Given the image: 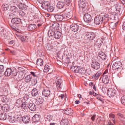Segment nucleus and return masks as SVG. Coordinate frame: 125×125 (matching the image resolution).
Masks as SVG:
<instances>
[{"instance_id":"1","label":"nucleus","mask_w":125,"mask_h":125,"mask_svg":"<svg viewBox=\"0 0 125 125\" xmlns=\"http://www.w3.org/2000/svg\"><path fill=\"white\" fill-rule=\"evenodd\" d=\"M21 21V19L19 18L12 19L11 21V24L10 25L11 27L13 29H16L17 27V24L20 23Z\"/></svg>"},{"instance_id":"2","label":"nucleus","mask_w":125,"mask_h":125,"mask_svg":"<svg viewBox=\"0 0 125 125\" xmlns=\"http://www.w3.org/2000/svg\"><path fill=\"white\" fill-rule=\"evenodd\" d=\"M12 76L14 77V78L15 79L18 80H20L23 78V75L21 72H17L15 71L13 72Z\"/></svg>"},{"instance_id":"3","label":"nucleus","mask_w":125,"mask_h":125,"mask_svg":"<svg viewBox=\"0 0 125 125\" xmlns=\"http://www.w3.org/2000/svg\"><path fill=\"white\" fill-rule=\"evenodd\" d=\"M82 25L80 24H73L70 26L71 30L74 32H76L81 30Z\"/></svg>"},{"instance_id":"4","label":"nucleus","mask_w":125,"mask_h":125,"mask_svg":"<svg viewBox=\"0 0 125 125\" xmlns=\"http://www.w3.org/2000/svg\"><path fill=\"white\" fill-rule=\"evenodd\" d=\"M115 7L116 10L119 12H122L124 10V6L120 2H118Z\"/></svg>"},{"instance_id":"5","label":"nucleus","mask_w":125,"mask_h":125,"mask_svg":"<svg viewBox=\"0 0 125 125\" xmlns=\"http://www.w3.org/2000/svg\"><path fill=\"white\" fill-rule=\"evenodd\" d=\"M122 64L121 62L117 61L114 63L112 66V68L114 70H117L121 67Z\"/></svg>"},{"instance_id":"6","label":"nucleus","mask_w":125,"mask_h":125,"mask_svg":"<svg viewBox=\"0 0 125 125\" xmlns=\"http://www.w3.org/2000/svg\"><path fill=\"white\" fill-rule=\"evenodd\" d=\"M84 21L86 22L89 23L92 20V18L91 15L88 13H86L83 17Z\"/></svg>"},{"instance_id":"7","label":"nucleus","mask_w":125,"mask_h":125,"mask_svg":"<svg viewBox=\"0 0 125 125\" xmlns=\"http://www.w3.org/2000/svg\"><path fill=\"white\" fill-rule=\"evenodd\" d=\"M85 36L90 40H93L95 37V35L94 33L93 32H87L86 33Z\"/></svg>"},{"instance_id":"8","label":"nucleus","mask_w":125,"mask_h":125,"mask_svg":"<svg viewBox=\"0 0 125 125\" xmlns=\"http://www.w3.org/2000/svg\"><path fill=\"white\" fill-rule=\"evenodd\" d=\"M0 33L1 38L2 39L6 38L8 35V32L6 30L4 31L2 28H1L0 29Z\"/></svg>"},{"instance_id":"9","label":"nucleus","mask_w":125,"mask_h":125,"mask_svg":"<svg viewBox=\"0 0 125 125\" xmlns=\"http://www.w3.org/2000/svg\"><path fill=\"white\" fill-rule=\"evenodd\" d=\"M35 17L37 16L36 18L38 19V20H37V22L38 23V27H40L44 22L42 20L43 18V17H40L39 15L37 14H35Z\"/></svg>"},{"instance_id":"10","label":"nucleus","mask_w":125,"mask_h":125,"mask_svg":"<svg viewBox=\"0 0 125 125\" xmlns=\"http://www.w3.org/2000/svg\"><path fill=\"white\" fill-rule=\"evenodd\" d=\"M115 90L113 88H109L107 90V93L109 97L113 96L115 93Z\"/></svg>"},{"instance_id":"11","label":"nucleus","mask_w":125,"mask_h":125,"mask_svg":"<svg viewBox=\"0 0 125 125\" xmlns=\"http://www.w3.org/2000/svg\"><path fill=\"white\" fill-rule=\"evenodd\" d=\"M109 77V76L108 75L103 74L102 80L103 82L105 84H108L110 81Z\"/></svg>"},{"instance_id":"12","label":"nucleus","mask_w":125,"mask_h":125,"mask_svg":"<svg viewBox=\"0 0 125 125\" xmlns=\"http://www.w3.org/2000/svg\"><path fill=\"white\" fill-rule=\"evenodd\" d=\"M94 23L97 25H99L103 22L102 20V17L100 15H98L96 16L94 19Z\"/></svg>"},{"instance_id":"13","label":"nucleus","mask_w":125,"mask_h":125,"mask_svg":"<svg viewBox=\"0 0 125 125\" xmlns=\"http://www.w3.org/2000/svg\"><path fill=\"white\" fill-rule=\"evenodd\" d=\"M92 67L95 70H98L100 68V65L99 63L97 62H93L91 64Z\"/></svg>"},{"instance_id":"14","label":"nucleus","mask_w":125,"mask_h":125,"mask_svg":"<svg viewBox=\"0 0 125 125\" xmlns=\"http://www.w3.org/2000/svg\"><path fill=\"white\" fill-rule=\"evenodd\" d=\"M14 72L13 69H12L10 68H8L7 69L6 71H5L4 73L5 75L6 76H9L11 74L12 75L13 72H14Z\"/></svg>"},{"instance_id":"15","label":"nucleus","mask_w":125,"mask_h":125,"mask_svg":"<svg viewBox=\"0 0 125 125\" xmlns=\"http://www.w3.org/2000/svg\"><path fill=\"white\" fill-rule=\"evenodd\" d=\"M40 117L39 115L38 114L35 115L32 118V122H38L40 120Z\"/></svg>"},{"instance_id":"16","label":"nucleus","mask_w":125,"mask_h":125,"mask_svg":"<svg viewBox=\"0 0 125 125\" xmlns=\"http://www.w3.org/2000/svg\"><path fill=\"white\" fill-rule=\"evenodd\" d=\"M23 100L22 98H19L17 100L15 104V106L18 107H20Z\"/></svg>"},{"instance_id":"17","label":"nucleus","mask_w":125,"mask_h":125,"mask_svg":"<svg viewBox=\"0 0 125 125\" xmlns=\"http://www.w3.org/2000/svg\"><path fill=\"white\" fill-rule=\"evenodd\" d=\"M22 120L24 123L27 124L29 122L30 118L28 116H24L22 118Z\"/></svg>"},{"instance_id":"18","label":"nucleus","mask_w":125,"mask_h":125,"mask_svg":"<svg viewBox=\"0 0 125 125\" xmlns=\"http://www.w3.org/2000/svg\"><path fill=\"white\" fill-rule=\"evenodd\" d=\"M73 112V110L70 108H67L64 111V114L69 115H72Z\"/></svg>"},{"instance_id":"19","label":"nucleus","mask_w":125,"mask_h":125,"mask_svg":"<svg viewBox=\"0 0 125 125\" xmlns=\"http://www.w3.org/2000/svg\"><path fill=\"white\" fill-rule=\"evenodd\" d=\"M29 108L31 110L34 111L36 110V107L34 104L30 103L29 104Z\"/></svg>"},{"instance_id":"20","label":"nucleus","mask_w":125,"mask_h":125,"mask_svg":"<svg viewBox=\"0 0 125 125\" xmlns=\"http://www.w3.org/2000/svg\"><path fill=\"white\" fill-rule=\"evenodd\" d=\"M35 100H36L35 102L36 104H42L43 101V100L42 98L41 97H38Z\"/></svg>"},{"instance_id":"21","label":"nucleus","mask_w":125,"mask_h":125,"mask_svg":"<svg viewBox=\"0 0 125 125\" xmlns=\"http://www.w3.org/2000/svg\"><path fill=\"white\" fill-rule=\"evenodd\" d=\"M56 81L57 87L58 89L60 90L61 88L62 80L60 79H56Z\"/></svg>"},{"instance_id":"22","label":"nucleus","mask_w":125,"mask_h":125,"mask_svg":"<svg viewBox=\"0 0 125 125\" xmlns=\"http://www.w3.org/2000/svg\"><path fill=\"white\" fill-rule=\"evenodd\" d=\"M101 17H102V21L104 22L108 21L109 19V16L106 14H104Z\"/></svg>"},{"instance_id":"23","label":"nucleus","mask_w":125,"mask_h":125,"mask_svg":"<svg viewBox=\"0 0 125 125\" xmlns=\"http://www.w3.org/2000/svg\"><path fill=\"white\" fill-rule=\"evenodd\" d=\"M7 118L6 113L5 112L0 114V119L1 120H4L6 119Z\"/></svg>"},{"instance_id":"24","label":"nucleus","mask_w":125,"mask_h":125,"mask_svg":"<svg viewBox=\"0 0 125 125\" xmlns=\"http://www.w3.org/2000/svg\"><path fill=\"white\" fill-rule=\"evenodd\" d=\"M9 107L7 104H3L2 105V110L4 112H7L9 110Z\"/></svg>"},{"instance_id":"25","label":"nucleus","mask_w":125,"mask_h":125,"mask_svg":"<svg viewBox=\"0 0 125 125\" xmlns=\"http://www.w3.org/2000/svg\"><path fill=\"white\" fill-rule=\"evenodd\" d=\"M36 28V25L35 24H31L28 26V30L29 31L34 30Z\"/></svg>"},{"instance_id":"26","label":"nucleus","mask_w":125,"mask_h":125,"mask_svg":"<svg viewBox=\"0 0 125 125\" xmlns=\"http://www.w3.org/2000/svg\"><path fill=\"white\" fill-rule=\"evenodd\" d=\"M55 17L56 20L58 21H61L63 19L62 15L56 14Z\"/></svg>"},{"instance_id":"27","label":"nucleus","mask_w":125,"mask_h":125,"mask_svg":"<svg viewBox=\"0 0 125 125\" xmlns=\"http://www.w3.org/2000/svg\"><path fill=\"white\" fill-rule=\"evenodd\" d=\"M65 5V3L59 1L58 2L57 6L59 9L63 8Z\"/></svg>"},{"instance_id":"28","label":"nucleus","mask_w":125,"mask_h":125,"mask_svg":"<svg viewBox=\"0 0 125 125\" xmlns=\"http://www.w3.org/2000/svg\"><path fill=\"white\" fill-rule=\"evenodd\" d=\"M63 18L65 19H68L71 18V16L70 15V13L68 12L66 13L62 14Z\"/></svg>"},{"instance_id":"29","label":"nucleus","mask_w":125,"mask_h":125,"mask_svg":"<svg viewBox=\"0 0 125 125\" xmlns=\"http://www.w3.org/2000/svg\"><path fill=\"white\" fill-rule=\"evenodd\" d=\"M51 28H52L53 29H54L55 30H58L59 29V24L57 23H55L54 24H52V26H49Z\"/></svg>"},{"instance_id":"30","label":"nucleus","mask_w":125,"mask_h":125,"mask_svg":"<svg viewBox=\"0 0 125 125\" xmlns=\"http://www.w3.org/2000/svg\"><path fill=\"white\" fill-rule=\"evenodd\" d=\"M99 56L103 60H105L106 58L105 54L104 53L101 52L99 53Z\"/></svg>"},{"instance_id":"31","label":"nucleus","mask_w":125,"mask_h":125,"mask_svg":"<svg viewBox=\"0 0 125 125\" xmlns=\"http://www.w3.org/2000/svg\"><path fill=\"white\" fill-rule=\"evenodd\" d=\"M68 121L66 119H63L61 120L60 123L61 125H68Z\"/></svg>"},{"instance_id":"32","label":"nucleus","mask_w":125,"mask_h":125,"mask_svg":"<svg viewBox=\"0 0 125 125\" xmlns=\"http://www.w3.org/2000/svg\"><path fill=\"white\" fill-rule=\"evenodd\" d=\"M61 32L58 31H57L56 33L55 32L54 36L55 38L58 39L60 38L61 36Z\"/></svg>"},{"instance_id":"33","label":"nucleus","mask_w":125,"mask_h":125,"mask_svg":"<svg viewBox=\"0 0 125 125\" xmlns=\"http://www.w3.org/2000/svg\"><path fill=\"white\" fill-rule=\"evenodd\" d=\"M79 69H80V67L77 66L72 67L71 68V69L72 71L74 73H78Z\"/></svg>"},{"instance_id":"34","label":"nucleus","mask_w":125,"mask_h":125,"mask_svg":"<svg viewBox=\"0 0 125 125\" xmlns=\"http://www.w3.org/2000/svg\"><path fill=\"white\" fill-rule=\"evenodd\" d=\"M37 90L36 88L32 89L31 91V94L33 96H36L38 94Z\"/></svg>"},{"instance_id":"35","label":"nucleus","mask_w":125,"mask_h":125,"mask_svg":"<svg viewBox=\"0 0 125 125\" xmlns=\"http://www.w3.org/2000/svg\"><path fill=\"white\" fill-rule=\"evenodd\" d=\"M25 81L27 83L30 82L32 79V76L30 74L26 76L25 78Z\"/></svg>"},{"instance_id":"36","label":"nucleus","mask_w":125,"mask_h":125,"mask_svg":"<svg viewBox=\"0 0 125 125\" xmlns=\"http://www.w3.org/2000/svg\"><path fill=\"white\" fill-rule=\"evenodd\" d=\"M20 8L25 10L26 9L27 6L24 3H21L19 5Z\"/></svg>"},{"instance_id":"37","label":"nucleus","mask_w":125,"mask_h":125,"mask_svg":"<svg viewBox=\"0 0 125 125\" xmlns=\"http://www.w3.org/2000/svg\"><path fill=\"white\" fill-rule=\"evenodd\" d=\"M9 121L10 123H14L16 121V118L14 116H10L8 118Z\"/></svg>"},{"instance_id":"38","label":"nucleus","mask_w":125,"mask_h":125,"mask_svg":"<svg viewBox=\"0 0 125 125\" xmlns=\"http://www.w3.org/2000/svg\"><path fill=\"white\" fill-rule=\"evenodd\" d=\"M28 106L27 104V103L26 102H22V103L21 104V106L22 109H27Z\"/></svg>"},{"instance_id":"39","label":"nucleus","mask_w":125,"mask_h":125,"mask_svg":"<svg viewBox=\"0 0 125 125\" xmlns=\"http://www.w3.org/2000/svg\"><path fill=\"white\" fill-rule=\"evenodd\" d=\"M103 43L102 40L99 39L96 42L95 45L97 46L98 47H99Z\"/></svg>"},{"instance_id":"40","label":"nucleus","mask_w":125,"mask_h":125,"mask_svg":"<svg viewBox=\"0 0 125 125\" xmlns=\"http://www.w3.org/2000/svg\"><path fill=\"white\" fill-rule=\"evenodd\" d=\"M54 33L55 32L53 31L51 29L49 30L47 33L49 37L54 36Z\"/></svg>"},{"instance_id":"41","label":"nucleus","mask_w":125,"mask_h":125,"mask_svg":"<svg viewBox=\"0 0 125 125\" xmlns=\"http://www.w3.org/2000/svg\"><path fill=\"white\" fill-rule=\"evenodd\" d=\"M37 64L38 66H41L43 64L42 59L40 58L37 59Z\"/></svg>"},{"instance_id":"42","label":"nucleus","mask_w":125,"mask_h":125,"mask_svg":"<svg viewBox=\"0 0 125 125\" xmlns=\"http://www.w3.org/2000/svg\"><path fill=\"white\" fill-rule=\"evenodd\" d=\"M85 73V71L83 68H80L79 69L78 73L81 74H84Z\"/></svg>"},{"instance_id":"43","label":"nucleus","mask_w":125,"mask_h":125,"mask_svg":"<svg viewBox=\"0 0 125 125\" xmlns=\"http://www.w3.org/2000/svg\"><path fill=\"white\" fill-rule=\"evenodd\" d=\"M101 73L100 72H98L96 74H95V75L93 76V78H94L95 79L97 80L100 75Z\"/></svg>"},{"instance_id":"44","label":"nucleus","mask_w":125,"mask_h":125,"mask_svg":"<svg viewBox=\"0 0 125 125\" xmlns=\"http://www.w3.org/2000/svg\"><path fill=\"white\" fill-rule=\"evenodd\" d=\"M17 8L14 6H11L10 8V11L15 13L17 10Z\"/></svg>"},{"instance_id":"45","label":"nucleus","mask_w":125,"mask_h":125,"mask_svg":"<svg viewBox=\"0 0 125 125\" xmlns=\"http://www.w3.org/2000/svg\"><path fill=\"white\" fill-rule=\"evenodd\" d=\"M117 24V22H112L110 24V27L112 29H115L116 26Z\"/></svg>"},{"instance_id":"46","label":"nucleus","mask_w":125,"mask_h":125,"mask_svg":"<svg viewBox=\"0 0 125 125\" xmlns=\"http://www.w3.org/2000/svg\"><path fill=\"white\" fill-rule=\"evenodd\" d=\"M54 7L52 6H50L49 7L47 4V11L49 12H51L54 10Z\"/></svg>"},{"instance_id":"47","label":"nucleus","mask_w":125,"mask_h":125,"mask_svg":"<svg viewBox=\"0 0 125 125\" xmlns=\"http://www.w3.org/2000/svg\"><path fill=\"white\" fill-rule=\"evenodd\" d=\"M117 115L118 118L121 121H123L125 120V118L123 115L120 113L118 114Z\"/></svg>"},{"instance_id":"48","label":"nucleus","mask_w":125,"mask_h":125,"mask_svg":"<svg viewBox=\"0 0 125 125\" xmlns=\"http://www.w3.org/2000/svg\"><path fill=\"white\" fill-rule=\"evenodd\" d=\"M121 100L122 104L124 105H125V96L122 97Z\"/></svg>"},{"instance_id":"49","label":"nucleus","mask_w":125,"mask_h":125,"mask_svg":"<svg viewBox=\"0 0 125 125\" xmlns=\"http://www.w3.org/2000/svg\"><path fill=\"white\" fill-rule=\"evenodd\" d=\"M15 13H11L9 15V18H10L13 19L15 18L16 17V15L15 14Z\"/></svg>"},{"instance_id":"50","label":"nucleus","mask_w":125,"mask_h":125,"mask_svg":"<svg viewBox=\"0 0 125 125\" xmlns=\"http://www.w3.org/2000/svg\"><path fill=\"white\" fill-rule=\"evenodd\" d=\"M42 7L45 10H46L47 9V4L46 3V1L45 2H44L42 5Z\"/></svg>"},{"instance_id":"51","label":"nucleus","mask_w":125,"mask_h":125,"mask_svg":"<svg viewBox=\"0 0 125 125\" xmlns=\"http://www.w3.org/2000/svg\"><path fill=\"white\" fill-rule=\"evenodd\" d=\"M42 94L44 96L46 97L47 96V90L46 89H44L42 91Z\"/></svg>"},{"instance_id":"52","label":"nucleus","mask_w":125,"mask_h":125,"mask_svg":"<svg viewBox=\"0 0 125 125\" xmlns=\"http://www.w3.org/2000/svg\"><path fill=\"white\" fill-rule=\"evenodd\" d=\"M64 62L65 63L69 64L70 62L69 58L67 57L64 60Z\"/></svg>"},{"instance_id":"53","label":"nucleus","mask_w":125,"mask_h":125,"mask_svg":"<svg viewBox=\"0 0 125 125\" xmlns=\"http://www.w3.org/2000/svg\"><path fill=\"white\" fill-rule=\"evenodd\" d=\"M16 117V119L17 121H20L21 120H22V118L21 116V115H17V117Z\"/></svg>"},{"instance_id":"54","label":"nucleus","mask_w":125,"mask_h":125,"mask_svg":"<svg viewBox=\"0 0 125 125\" xmlns=\"http://www.w3.org/2000/svg\"><path fill=\"white\" fill-rule=\"evenodd\" d=\"M4 71V67L2 65H0V73H2Z\"/></svg>"},{"instance_id":"55","label":"nucleus","mask_w":125,"mask_h":125,"mask_svg":"<svg viewBox=\"0 0 125 125\" xmlns=\"http://www.w3.org/2000/svg\"><path fill=\"white\" fill-rule=\"evenodd\" d=\"M86 3L83 2H82L81 4H80V6L82 8H84L86 6Z\"/></svg>"},{"instance_id":"56","label":"nucleus","mask_w":125,"mask_h":125,"mask_svg":"<svg viewBox=\"0 0 125 125\" xmlns=\"http://www.w3.org/2000/svg\"><path fill=\"white\" fill-rule=\"evenodd\" d=\"M52 116L50 115H47V119L50 121L52 120Z\"/></svg>"},{"instance_id":"57","label":"nucleus","mask_w":125,"mask_h":125,"mask_svg":"<svg viewBox=\"0 0 125 125\" xmlns=\"http://www.w3.org/2000/svg\"><path fill=\"white\" fill-rule=\"evenodd\" d=\"M23 99L24 100L27 101L29 99V96L27 94H25L23 97Z\"/></svg>"},{"instance_id":"58","label":"nucleus","mask_w":125,"mask_h":125,"mask_svg":"<svg viewBox=\"0 0 125 125\" xmlns=\"http://www.w3.org/2000/svg\"><path fill=\"white\" fill-rule=\"evenodd\" d=\"M47 72H49V71H50L51 72V73L52 72V69L50 67V66L49 65H47Z\"/></svg>"},{"instance_id":"59","label":"nucleus","mask_w":125,"mask_h":125,"mask_svg":"<svg viewBox=\"0 0 125 125\" xmlns=\"http://www.w3.org/2000/svg\"><path fill=\"white\" fill-rule=\"evenodd\" d=\"M1 101L3 102L6 101L7 100V99L5 97H3L1 99Z\"/></svg>"},{"instance_id":"60","label":"nucleus","mask_w":125,"mask_h":125,"mask_svg":"<svg viewBox=\"0 0 125 125\" xmlns=\"http://www.w3.org/2000/svg\"><path fill=\"white\" fill-rule=\"evenodd\" d=\"M109 117L111 118H115V116L113 114H111L109 115Z\"/></svg>"},{"instance_id":"61","label":"nucleus","mask_w":125,"mask_h":125,"mask_svg":"<svg viewBox=\"0 0 125 125\" xmlns=\"http://www.w3.org/2000/svg\"><path fill=\"white\" fill-rule=\"evenodd\" d=\"M59 97H60L61 99H63L64 97V94H61Z\"/></svg>"},{"instance_id":"62","label":"nucleus","mask_w":125,"mask_h":125,"mask_svg":"<svg viewBox=\"0 0 125 125\" xmlns=\"http://www.w3.org/2000/svg\"><path fill=\"white\" fill-rule=\"evenodd\" d=\"M8 5H2V7H3L5 9H6V10H7V8H8Z\"/></svg>"},{"instance_id":"63","label":"nucleus","mask_w":125,"mask_h":125,"mask_svg":"<svg viewBox=\"0 0 125 125\" xmlns=\"http://www.w3.org/2000/svg\"><path fill=\"white\" fill-rule=\"evenodd\" d=\"M10 52L13 55H15L16 54V53L14 51H10Z\"/></svg>"},{"instance_id":"64","label":"nucleus","mask_w":125,"mask_h":125,"mask_svg":"<svg viewBox=\"0 0 125 125\" xmlns=\"http://www.w3.org/2000/svg\"><path fill=\"white\" fill-rule=\"evenodd\" d=\"M122 28L125 31V22H124Z\"/></svg>"}]
</instances>
